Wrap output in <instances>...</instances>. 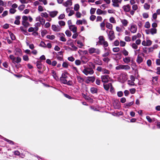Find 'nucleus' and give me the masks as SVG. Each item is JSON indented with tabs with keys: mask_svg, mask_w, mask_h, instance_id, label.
<instances>
[{
	"mask_svg": "<svg viewBox=\"0 0 160 160\" xmlns=\"http://www.w3.org/2000/svg\"><path fill=\"white\" fill-rule=\"evenodd\" d=\"M88 51L90 54L95 53L97 54H99L100 53V51L98 49L95 48H89Z\"/></svg>",
	"mask_w": 160,
	"mask_h": 160,
	"instance_id": "obj_1",
	"label": "nucleus"
},
{
	"mask_svg": "<svg viewBox=\"0 0 160 160\" xmlns=\"http://www.w3.org/2000/svg\"><path fill=\"white\" fill-rule=\"evenodd\" d=\"M86 75L92 74L93 73V70L91 68H86L82 71Z\"/></svg>",
	"mask_w": 160,
	"mask_h": 160,
	"instance_id": "obj_2",
	"label": "nucleus"
},
{
	"mask_svg": "<svg viewBox=\"0 0 160 160\" xmlns=\"http://www.w3.org/2000/svg\"><path fill=\"white\" fill-rule=\"evenodd\" d=\"M121 22L122 26H121V31L123 29H125V28L124 27H127L128 23V21L125 19H121Z\"/></svg>",
	"mask_w": 160,
	"mask_h": 160,
	"instance_id": "obj_3",
	"label": "nucleus"
},
{
	"mask_svg": "<svg viewBox=\"0 0 160 160\" xmlns=\"http://www.w3.org/2000/svg\"><path fill=\"white\" fill-rule=\"evenodd\" d=\"M137 27V26L134 23L130 24L129 30L132 33H135L136 32Z\"/></svg>",
	"mask_w": 160,
	"mask_h": 160,
	"instance_id": "obj_4",
	"label": "nucleus"
},
{
	"mask_svg": "<svg viewBox=\"0 0 160 160\" xmlns=\"http://www.w3.org/2000/svg\"><path fill=\"white\" fill-rule=\"evenodd\" d=\"M128 79V76L126 73L121 74V82H124Z\"/></svg>",
	"mask_w": 160,
	"mask_h": 160,
	"instance_id": "obj_5",
	"label": "nucleus"
},
{
	"mask_svg": "<svg viewBox=\"0 0 160 160\" xmlns=\"http://www.w3.org/2000/svg\"><path fill=\"white\" fill-rule=\"evenodd\" d=\"M58 35L60 38V40L62 42H65L66 41V38H65V35L62 33H58Z\"/></svg>",
	"mask_w": 160,
	"mask_h": 160,
	"instance_id": "obj_6",
	"label": "nucleus"
},
{
	"mask_svg": "<svg viewBox=\"0 0 160 160\" xmlns=\"http://www.w3.org/2000/svg\"><path fill=\"white\" fill-rule=\"evenodd\" d=\"M52 30L55 32H59L61 29V28L58 26H56L55 25H52Z\"/></svg>",
	"mask_w": 160,
	"mask_h": 160,
	"instance_id": "obj_7",
	"label": "nucleus"
},
{
	"mask_svg": "<svg viewBox=\"0 0 160 160\" xmlns=\"http://www.w3.org/2000/svg\"><path fill=\"white\" fill-rule=\"evenodd\" d=\"M40 23L38 22L35 24V26L36 27V26H37L38 25L40 26ZM38 30V28L37 27H36L35 28H33L32 27H30L28 29V31L29 32H31L32 31H33L34 30H35L36 31H37Z\"/></svg>",
	"mask_w": 160,
	"mask_h": 160,
	"instance_id": "obj_8",
	"label": "nucleus"
},
{
	"mask_svg": "<svg viewBox=\"0 0 160 160\" xmlns=\"http://www.w3.org/2000/svg\"><path fill=\"white\" fill-rule=\"evenodd\" d=\"M72 2L71 0H69L64 2L63 5L65 7H68L72 5Z\"/></svg>",
	"mask_w": 160,
	"mask_h": 160,
	"instance_id": "obj_9",
	"label": "nucleus"
},
{
	"mask_svg": "<svg viewBox=\"0 0 160 160\" xmlns=\"http://www.w3.org/2000/svg\"><path fill=\"white\" fill-rule=\"evenodd\" d=\"M102 81L103 82H107L109 80V77L108 75H103L101 76Z\"/></svg>",
	"mask_w": 160,
	"mask_h": 160,
	"instance_id": "obj_10",
	"label": "nucleus"
},
{
	"mask_svg": "<svg viewBox=\"0 0 160 160\" xmlns=\"http://www.w3.org/2000/svg\"><path fill=\"white\" fill-rule=\"evenodd\" d=\"M122 8L125 12H128L130 11L131 7L129 5L127 4L123 6Z\"/></svg>",
	"mask_w": 160,
	"mask_h": 160,
	"instance_id": "obj_11",
	"label": "nucleus"
},
{
	"mask_svg": "<svg viewBox=\"0 0 160 160\" xmlns=\"http://www.w3.org/2000/svg\"><path fill=\"white\" fill-rule=\"evenodd\" d=\"M108 37L111 40H113L115 38L114 32L112 31H110L108 34Z\"/></svg>",
	"mask_w": 160,
	"mask_h": 160,
	"instance_id": "obj_12",
	"label": "nucleus"
},
{
	"mask_svg": "<svg viewBox=\"0 0 160 160\" xmlns=\"http://www.w3.org/2000/svg\"><path fill=\"white\" fill-rule=\"evenodd\" d=\"M49 15L52 18L55 17L58 13V12L57 11H55L51 12H49Z\"/></svg>",
	"mask_w": 160,
	"mask_h": 160,
	"instance_id": "obj_13",
	"label": "nucleus"
},
{
	"mask_svg": "<svg viewBox=\"0 0 160 160\" xmlns=\"http://www.w3.org/2000/svg\"><path fill=\"white\" fill-rule=\"evenodd\" d=\"M69 28L71 31L75 33L77 32V28L75 25H72L69 26Z\"/></svg>",
	"mask_w": 160,
	"mask_h": 160,
	"instance_id": "obj_14",
	"label": "nucleus"
},
{
	"mask_svg": "<svg viewBox=\"0 0 160 160\" xmlns=\"http://www.w3.org/2000/svg\"><path fill=\"white\" fill-rule=\"evenodd\" d=\"M15 53L16 55H22V51L19 48H16L15 50Z\"/></svg>",
	"mask_w": 160,
	"mask_h": 160,
	"instance_id": "obj_15",
	"label": "nucleus"
},
{
	"mask_svg": "<svg viewBox=\"0 0 160 160\" xmlns=\"http://www.w3.org/2000/svg\"><path fill=\"white\" fill-rule=\"evenodd\" d=\"M130 69V67L128 65H121V69L128 70H129Z\"/></svg>",
	"mask_w": 160,
	"mask_h": 160,
	"instance_id": "obj_16",
	"label": "nucleus"
},
{
	"mask_svg": "<svg viewBox=\"0 0 160 160\" xmlns=\"http://www.w3.org/2000/svg\"><path fill=\"white\" fill-rule=\"evenodd\" d=\"M103 86L105 89L106 90H108L110 87H111V89L112 88V85L111 83L104 84Z\"/></svg>",
	"mask_w": 160,
	"mask_h": 160,
	"instance_id": "obj_17",
	"label": "nucleus"
},
{
	"mask_svg": "<svg viewBox=\"0 0 160 160\" xmlns=\"http://www.w3.org/2000/svg\"><path fill=\"white\" fill-rule=\"evenodd\" d=\"M113 5L114 7H118L119 6V2L118 0H112Z\"/></svg>",
	"mask_w": 160,
	"mask_h": 160,
	"instance_id": "obj_18",
	"label": "nucleus"
},
{
	"mask_svg": "<svg viewBox=\"0 0 160 160\" xmlns=\"http://www.w3.org/2000/svg\"><path fill=\"white\" fill-rule=\"evenodd\" d=\"M95 79V78L94 77H88L87 79L86 80V82L88 83L89 82H93L94 81Z\"/></svg>",
	"mask_w": 160,
	"mask_h": 160,
	"instance_id": "obj_19",
	"label": "nucleus"
},
{
	"mask_svg": "<svg viewBox=\"0 0 160 160\" xmlns=\"http://www.w3.org/2000/svg\"><path fill=\"white\" fill-rule=\"evenodd\" d=\"M21 58L19 57H17V58L15 57V59L13 61V63H18L21 62Z\"/></svg>",
	"mask_w": 160,
	"mask_h": 160,
	"instance_id": "obj_20",
	"label": "nucleus"
},
{
	"mask_svg": "<svg viewBox=\"0 0 160 160\" xmlns=\"http://www.w3.org/2000/svg\"><path fill=\"white\" fill-rule=\"evenodd\" d=\"M123 60L125 63L127 64L130 62V58L129 57H127L123 58Z\"/></svg>",
	"mask_w": 160,
	"mask_h": 160,
	"instance_id": "obj_21",
	"label": "nucleus"
},
{
	"mask_svg": "<svg viewBox=\"0 0 160 160\" xmlns=\"http://www.w3.org/2000/svg\"><path fill=\"white\" fill-rule=\"evenodd\" d=\"M149 31L153 35L157 33V29L155 28H151L149 30Z\"/></svg>",
	"mask_w": 160,
	"mask_h": 160,
	"instance_id": "obj_22",
	"label": "nucleus"
},
{
	"mask_svg": "<svg viewBox=\"0 0 160 160\" xmlns=\"http://www.w3.org/2000/svg\"><path fill=\"white\" fill-rule=\"evenodd\" d=\"M68 74L67 72H65L62 74L61 78H67L68 77Z\"/></svg>",
	"mask_w": 160,
	"mask_h": 160,
	"instance_id": "obj_23",
	"label": "nucleus"
},
{
	"mask_svg": "<svg viewBox=\"0 0 160 160\" xmlns=\"http://www.w3.org/2000/svg\"><path fill=\"white\" fill-rule=\"evenodd\" d=\"M142 58L139 55H138L137 59V62L138 63H140L142 62Z\"/></svg>",
	"mask_w": 160,
	"mask_h": 160,
	"instance_id": "obj_24",
	"label": "nucleus"
},
{
	"mask_svg": "<svg viewBox=\"0 0 160 160\" xmlns=\"http://www.w3.org/2000/svg\"><path fill=\"white\" fill-rule=\"evenodd\" d=\"M20 18L19 16H17L16 18V20L14 22V23L17 25H19L20 24L19 19Z\"/></svg>",
	"mask_w": 160,
	"mask_h": 160,
	"instance_id": "obj_25",
	"label": "nucleus"
},
{
	"mask_svg": "<svg viewBox=\"0 0 160 160\" xmlns=\"http://www.w3.org/2000/svg\"><path fill=\"white\" fill-rule=\"evenodd\" d=\"M51 73L54 78L56 80H57L58 79V78L56 75L55 71L52 70Z\"/></svg>",
	"mask_w": 160,
	"mask_h": 160,
	"instance_id": "obj_26",
	"label": "nucleus"
},
{
	"mask_svg": "<svg viewBox=\"0 0 160 160\" xmlns=\"http://www.w3.org/2000/svg\"><path fill=\"white\" fill-rule=\"evenodd\" d=\"M41 16L42 17L47 18L48 17V14L46 12H42L41 13Z\"/></svg>",
	"mask_w": 160,
	"mask_h": 160,
	"instance_id": "obj_27",
	"label": "nucleus"
},
{
	"mask_svg": "<svg viewBox=\"0 0 160 160\" xmlns=\"http://www.w3.org/2000/svg\"><path fill=\"white\" fill-rule=\"evenodd\" d=\"M91 92L92 93H96L97 92V89L94 87H92L91 88Z\"/></svg>",
	"mask_w": 160,
	"mask_h": 160,
	"instance_id": "obj_28",
	"label": "nucleus"
},
{
	"mask_svg": "<svg viewBox=\"0 0 160 160\" xmlns=\"http://www.w3.org/2000/svg\"><path fill=\"white\" fill-rule=\"evenodd\" d=\"M79 8L80 6L78 4H76L74 5V9L75 11H78L79 10Z\"/></svg>",
	"mask_w": 160,
	"mask_h": 160,
	"instance_id": "obj_29",
	"label": "nucleus"
},
{
	"mask_svg": "<svg viewBox=\"0 0 160 160\" xmlns=\"http://www.w3.org/2000/svg\"><path fill=\"white\" fill-rule=\"evenodd\" d=\"M133 102H129L128 103H126L124 104V107L127 108L128 107H130L133 104Z\"/></svg>",
	"mask_w": 160,
	"mask_h": 160,
	"instance_id": "obj_30",
	"label": "nucleus"
},
{
	"mask_svg": "<svg viewBox=\"0 0 160 160\" xmlns=\"http://www.w3.org/2000/svg\"><path fill=\"white\" fill-rule=\"evenodd\" d=\"M22 24L26 27H28L30 26V24L27 21H22Z\"/></svg>",
	"mask_w": 160,
	"mask_h": 160,
	"instance_id": "obj_31",
	"label": "nucleus"
},
{
	"mask_svg": "<svg viewBox=\"0 0 160 160\" xmlns=\"http://www.w3.org/2000/svg\"><path fill=\"white\" fill-rule=\"evenodd\" d=\"M65 78H60V80L64 84H66L68 83L67 80Z\"/></svg>",
	"mask_w": 160,
	"mask_h": 160,
	"instance_id": "obj_32",
	"label": "nucleus"
},
{
	"mask_svg": "<svg viewBox=\"0 0 160 160\" xmlns=\"http://www.w3.org/2000/svg\"><path fill=\"white\" fill-rule=\"evenodd\" d=\"M122 52L123 54V55H125V56H127L128 54V51H127L126 49H125L124 48L122 50Z\"/></svg>",
	"mask_w": 160,
	"mask_h": 160,
	"instance_id": "obj_33",
	"label": "nucleus"
},
{
	"mask_svg": "<svg viewBox=\"0 0 160 160\" xmlns=\"http://www.w3.org/2000/svg\"><path fill=\"white\" fill-rule=\"evenodd\" d=\"M106 27L110 29H111L112 28V26L111 23L107 22L106 23Z\"/></svg>",
	"mask_w": 160,
	"mask_h": 160,
	"instance_id": "obj_34",
	"label": "nucleus"
},
{
	"mask_svg": "<svg viewBox=\"0 0 160 160\" xmlns=\"http://www.w3.org/2000/svg\"><path fill=\"white\" fill-rule=\"evenodd\" d=\"M9 33L12 40H14L16 38L14 34L11 32H9Z\"/></svg>",
	"mask_w": 160,
	"mask_h": 160,
	"instance_id": "obj_35",
	"label": "nucleus"
},
{
	"mask_svg": "<svg viewBox=\"0 0 160 160\" xmlns=\"http://www.w3.org/2000/svg\"><path fill=\"white\" fill-rule=\"evenodd\" d=\"M46 37L47 38L51 40H53L55 38V36L54 35H47Z\"/></svg>",
	"mask_w": 160,
	"mask_h": 160,
	"instance_id": "obj_36",
	"label": "nucleus"
},
{
	"mask_svg": "<svg viewBox=\"0 0 160 160\" xmlns=\"http://www.w3.org/2000/svg\"><path fill=\"white\" fill-rule=\"evenodd\" d=\"M144 8L146 10H148L150 8V5L147 3L144 4Z\"/></svg>",
	"mask_w": 160,
	"mask_h": 160,
	"instance_id": "obj_37",
	"label": "nucleus"
},
{
	"mask_svg": "<svg viewBox=\"0 0 160 160\" xmlns=\"http://www.w3.org/2000/svg\"><path fill=\"white\" fill-rule=\"evenodd\" d=\"M82 60L84 63H85L88 61V59L87 58L83 57L82 58Z\"/></svg>",
	"mask_w": 160,
	"mask_h": 160,
	"instance_id": "obj_38",
	"label": "nucleus"
},
{
	"mask_svg": "<svg viewBox=\"0 0 160 160\" xmlns=\"http://www.w3.org/2000/svg\"><path fill=\"white\" fill-rule=\"evenodd\" d=\"M99 42L101 44L102 42H103L104 41V38L103 36H100L99 37Z\"/></svg>",
	"mask_w": 160,
	"mask_h": 160,
	"instance_id": "obj_39",
	"label": "nucleus"
},
{
	"mask_svg": "<svg viewBox=\"0 0 160 160\" xmlns=\"http://www.w3.org/2000/svg\"><path fill=\"white\" fill-rule=\"evenodd\" d=\"M97 14L98 15H100L103 14V12L100 9H98L97 10Z\"/></svg>",
	"mask_w": 160,
	"mask_h": 160,
	"instance_id": "obj_40",
	"label": "nucleus"
},
{
	"mask_svg": "<svg viewBox=\"0 0 160 160\" xmlns=\"http://www.w3.org/2000/svg\"><path fill=\"white\" fill-rule=\"evenodd\" d=\"M132 8L133 10L136 11L138 9V6L137 4H133L132 6Z\"/></svg>",
	"mask_w": 160,
	"mask_h": 160,
	"instance_id": "obj_41",
	"label": "nucleus"
},
{
	"mask_svg": "<svg viewBox=\"0 0 160 160\" xmlns=\"http://www.w3.org/2000/svg\"><path fill=\"white\" fill-rule=\"evenodd\" d=\"M77 79L78 82L80 83L82 82L83 81V79L80 76H77Z\"/></svg>",
	"mask_w": 160,
	"mask_h": 160,
	"instance_id": "obj_42",
	"label": "nucleus"
},
{
	"mask_svg": "<svg viewBox=\"0 0 160 160\" xmlns=\"http://www.w3.org/2000/svg\"><path fill=\"white\" fill-rule=\"evenodd\" d=\"M37 66L39 69H40L42 68V64L39 62H37Z\"/></svg>",
	"mask_w": 160,
	"mask_h": 160,
	"instance_id": "obj_43",
	"label": "nucleus"
},
{
	"mask_svg": "<svg viewBox=\"0 0 160 160\" xmlns=\"http://www.w3.org/2000/svg\"><path fill=\"white\" fill-rule=\"evenodd\" d=\"M147 46H150L152 43V42L149 39L146 40Z\"/></svg>",
	"mask_w": 160,
	"mask_h": 160,
	"instance_id": "obj_44",
	"label": "nucleus"
},
{
	"mask_svg": "<svg viewBox=\"0 0 160 160\" xmlns=\"http://www.w3.org/2000/svg\"><path fill=\"white\" fill-rule=\"evenodd\" d=\"M77 43L78 45V46L79 48H81L83 46L82 43L80 41H78Z\"/></svg>",
	"mask_w": 160,
	"mask_h": 160,
	"instance_id": "obj_45",
	"label": "nucleus"
},
{
	"mask_svg": "<svg viewBox=\"0 0 160 160\" xmlns=\"http://www.w3.org/2000/svg\"><path fill=\"white\" fill-rule=\"evenodd\" d=\"M58 23L60 26H64L65 24V22L63 21H59L58 22Z\"/></svg>",
	"mask_w": 160,
	"mask_h": 160,
	"instance_id": "obj_46",
	"label": "nucleus"
},
{
	"mask_svg": "<svg viewBox=\"0 0 160 160\" xmlns=\"http://www.w3.org/2000/svg\"><path fill=\"white\" fill-rule=\"evenodd\" d=\"M65 34L68 37H70L71 35V33L69 30H67L65 32Z\"/></svg>",
	"mask_w": 160,
	"mask_h": 160,
	"instance_id": "obj_47",
	"label": "nucleus"
},
{
	"mask_svg": "<svg viewBox=\"0 0 160 160\" xmlns=\"http://www.w3.org/2000/svg\"><path fill=\"white\" fill-rule=\"evenodd\" d=\"M134 81L128 80V84L129 85L131 86H134Z\"/></svg>",
	"mask_w": 160,
	"mask_h": 160,
	"instance_id": "obj_48",
	"label": "nucleus"
},
{
	"mask_svg": "<svg viewBox=\"0 0 160 160\" xmlns=\"http://www.w3.org/2000/svg\"><path fill=\"white\" fill-rule=\"evenodd\" d=\"M75 15L77 18H79L81 17V14L79 12H77L76 13Z\"/></svg>",
	"mask_w": 160,
	"mask_h": 160,
	"instance_id": "obj_49",
	"label": "nucleus"
},
{
	"mask_svg": "<svg viewBox=\"0 0 160 160\" xmlns=\"http://www.w3.org/2000/svg\"><path fill=\"white\" fill-rule=\"evenodd\" d=\"M44 8L41 6H39L38 10L39 12H42L44 11Z\"/></svg>",
	"mask_w": 160,
	"mask_h": 160,
	"instance_id": "obj_50",
	"label": "nucleus"
},
{
	"mask_svg": "<svg viewBox=\"0 0 160 160\" xmlns=\"http://www.w3.org/2000/svg\"><path fill=\"white\" fill-rule=\"evenodd\" d=\"M94 62L97 64L100 65L101 64V61L98 58H97L95 60H94Z\"/></svg>",
	"mask_w": 160,
	"mask_h": 160,
	"instance_id": "obj_51",
	"label": "nucleus"
},
{
	"mask_svg": "<svg viewBox=\"0 0 160 160\" xmlns=\"http://www.w3.org/2000/svg\"><path fill=\"white\" fill-rule=\"evenodd\" d=\"M23 59L25 61H28L29 60V58L28 56L27 55H24L23 56Z\"/></svg>",
	"mask_w": 160,
	"mask_h": 160,
	"instance_id": "obj_52",
	"label": "nucleus"
},
{
	"mask_svg": "<svg viewBox=\"0 0 160 160\" xmlns=\"http://www.w3.org/2000/svg\"><path fill=\"white\" fill-rule=\"evenodd\" d=\"M16 11V9L14 8H11L9 10V12L11 14L14 13Z\"/></svg>",
	"mask_w": 160,
	"mask_h": 160,
	"instance_id": "obj_53",
	"label": "nucleus"
},
{
	"mask_svg": "<svg viewBox=\"0 0 160 160\" xmlns=\"http://www.w3.org/2000/svg\"><path fill=\"white\" fill-rule=\"evenodd\" d=\"M146 118L149 122L151 123L152 122V119L149 116H146Z\"/></svg>",
	"mask_w": 160,
	"mask_h": 160,
	"instance_id": "obj_54",
	"label": "nucleus"
},
{
	"mask_svg": "<svg viewBox=\"0 0 160 160\" xmlns=\"http://www.w3.org/2000/svg\"><path fill=\"white\" fill-rule=\"evenodd\" d=\"M131 46L132 48L134 49H137L138 48L137 45L134 43L132 44Z\"/></svg>",
	"mask_w": 160,
	"mask_h": 160,
	"instance_id": "obj_55",
	"label": "nucleus"
},
{
	"mask_svg": "<svg viewBox=\"0 0 160 160\" xmlns=\"http://www.w3.org/2000/svg\"><path fill=\"white\" fill-rule=\"evenodd\" d=\"M146 28H148L150 27V24L148 22H147L144 26Z\"/></svg>",
	"mask_w": 160,
	"mask_h": 160,
	"instance_id": "obj_56",
	"label": "nucleus"
},
{
	"mask_svg": "<svg viewBox=\"0 0 160 160\" xmlns=\"http://www.w3.org/2000/svg\"><path fill=\"white\" fill-rule=\"evenodd\" d=\"M96 10V9L95 8H92L90 10V12L91 14H94Z\"/></svg>",
	"mask_w": 160,
	"mask_h": 160,
	"instance_id": "obj_57",
	"label": "nucleus"
},
{
	"mask_svg": "<svg viewBox=\"0 0 160 160\" xmlns=\"http://www.w3.org/2000/svg\"><path fill=\"white\" fill-rule=\"evenodd\" d=\"M47 33V31L46 30H43L41 32V35L42 37H44Z\"/></svg>",
	"mask_w": 160,
	"mask_h": 160,
	"instance_id": "obj_58",
	"label": "nucleus"
},
{
	"mask_svg": "<svg viewBox=\"0 0 160 160\" xmlns=\"http://www.w3.org/2000/svg\"><path fill=\"white\" fill-rule=\"evenodd\" d=\"M142 16L143 17L145 18H148L149 17L148 14L146 12L143 13L142 14Z\"/></svg>",
	"mask_w": 160,
	"mask_h": 160,
	"instance_id": "obj_59",
	"label": "nucleus"
},
{
	"mask_svg": "<svg viewBox=\"0 0 160 160\" xmlns=\"http://www.w3.org/2000/svg\"><path fill=\"white\" fill-rule=\"evenodd\" d=\"M130 92L131 94H133L135 93L136 92V89L134 88H132L130 89Z\"/></svg>",
	"mask_w": 160,
	"mask_h": 160,
	"instance_id": "obj_60",
	"label": "nucleus"
},
{
	"mask_svg": "<svg viewBox=\"0 0 160 160\" xmlns=\"http://www.w3.org/2000/svg\"><path fill=\"white\" fill-rule=\"evenodd\" d=\"M96 18V16L94 15H92L90 18V19L92 21H93Z\"/></svg>",
	"mask_w": 160,
	"mask_h": 160,
	"instance_id": "obj_61",
	"label": "nucleus"
},
{
	"mask_svg": "<svg viewBox=\"0 0 160 160\" xmlns=\"http://www.w3.org/2000/svg\"><path fill=\"white\" fill-rule=\"evenodd\" d=\"M100 44L103 45L104 47H107L108 46V44L107 41H104L103 42H102Z\"/></svg>",
	"mask_w": 160,
	"mask_h": 160,
	"instance_id": "obj_62",
	"label": "nucleus"
},
{
	"mask_svg": "<svg viewBox=\"0 0 160 160\" xmlns=\"http://www.w3.org/2000/svg\"><path fill=\"white\" fill-rule=\"evenodd\" d=\"M124 39L126 42H130L131 41V38L128 36H126L125 37Z\"/></svg>",
	"mask_w": 160,
	"mask_h": 160,
	"instance_id": "obj_63",
	"label": "nucleus"
},
{
	"mask_svg": "<svg viewBox=\"0 0 160 160\" xmlns=\"http://www.w3.org/2000/svg\"><path fill=\"white\" fill-rule=\"evenodd\" d=\"M102 20V18L101 17L98 16L97 17L96 19L97 22H101Z\"/></svg>",
	"mask_w": 160,
	"mask_h": 160,
	"instance_id": "obj_64",
	"label": "nucleus"
}]
</instances>
